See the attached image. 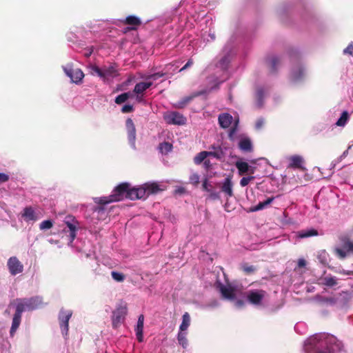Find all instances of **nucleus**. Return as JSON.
<instances>
[{
	"instance_id": "6",
	"label": "nucleus",
	"mask_w": 353,
	"mask_h": 353,
	"mask_svg": "<svg viewBox=\"0 0 353 353\" xmlns=\"http://www.w3.org/2000/svg\"><path fill=\"white\" fill-rule=\"evenodd\" d=\"M90 68L92 75H97L102 79L103 81L107 83L110 82L114 78L119 75L118 70L114 65H103L99 68L93 65H91Z\"/></svg>"
},
{
	"instance_id": "21",
	"label": "nucleus",
	"mask_w": 353,
	"mask_h": 353,
	"mask_svg": "<svg viewBox=\"0 0 353 353\" xmlns=\"http://www.w3.org/2000/svg\"><path fill=\"white\" fill-rule=\"evenodd\" d=\"M295 240H299L301 239L309 238L311 236H314L318 235V232L316 230L313 228L303 230L301 231L295 232L294 233Z\"/></svg>"
},
{
	"instance_id": "51",
	"label": "nucleus",
	"mask_w": 353,
	"mask_h": 353,
	"mask_svg": "<svg viewBox=\"0 0 353 353\" xmlns=\"http://www.w3.org/2000/svg\"><path fill=\"white\" fill-rule=\"evenodd\" d=\"M210 193V198L213 199V200H216V199H220V194L219 192H215V191H213L210 189V192H208Z\"/></svg>"
},
{
	"instance_id": "56",
	"label": "nucleus",
	"mask_w": 353,
	"mask_h": 353,
	"mask_svg": "<svg viewBox=\"0 0 353 353\" xmlns=\"http://www.w3.org/2000/svg\"><path fill=\"white\" fill-rule=\"evenodd\" d=\"M306 265V261L303 259H299L297 261V267L299 268H304Z\"/></svg>"
},
{
	"instance_id": "49",
	"label": "nucleus",
	"mask_w": 353,
	"mask_h": 353,
	"mask_svg": "<svg viewBox=\"0 0 353 353\" xmlns=\"http://www.w3.org/2000/svg\"><path fill=\"white\" fill-rule=\"evenodd\" d=\"M340 296L343 299L345 302H348L351 299V294L347 292H342L340 294Z\"/></svg>"
},
{
	"instance_id": "43",
	"label": "nucleus",
	"mask_w": 353,
	"mask_h": 353,
	"mask_svg": "<svg viewBox=\"0 0 353 353\" xmlns=\"http://www.w3.org/2000/svg\"><path fill=\"white\" fill-rule=\"evenodd\" d=\"M111 276L117 282H123L125 280V275L121 272L112 271L111 272Z\"/></svg>"
},
{
	"instance_id": "55",
	"label": "nucleus",
	"mask_w": 353,
	"mask_h": 353,
	"mask_svg": "<svg viewBox=\"0 0 353 353\" xmlns=\"http://www.w3.org/2000/svg\"><path fill=\"white\" fill-rule=\"evenodd\" d=\"M9 179V176L4 173L0 172V183H5Z\"/></svg>"
},
{
	"instance_id": "26",
	"label": "nucleus",
	"mask_w": 353,
	"mask_h": 353,
	"mask_svg": "<svg viewBox=\"0 0 353 353\" xmlns=\"http://www.w3.org/2000/svg\"><path fill=\"white\" fill-rule=\"evenodd\" d=\"M232 121V117L228 113H223L219 116V123L223 128H228Z\"/></svg>"
},
{
	"instance_id": "24",
	"label": "nucleus",
	"mask_w": 353,
	"mask_h": 353,
	"mask_svg": "<svg viewBox=\"0 0 353 353\" xmlns=\"http://www.w3.org/2000/svg\"><path fill=\"white\" fill-rule=\"evenodd\" d=\"M119 23H127L132 26H139L141 24V20L139 18L135 16H128L124 19H116L113 23L118 25Z\"/></svg>"
},
{
	"instance_id": "45",
	"label": "nucleus",
	"mask_w": 353,
	"mask_h": 353,
	"mask_svg": "<svg viewBox=\"0 0 353 353\" xmlns=\"http://www.w3.org/2000/svg\"><path fill=\"white\" fill-rule=\"evenodd\" d=\"M10 344L8 341H3V343H0V353H10L9 348Z\"/></svg>"
},
{
	"instance_id": "3",
	"label": "nucleus",
	"mask_w": 353,
	"mask_h": 353,
	"mask_svg": "<svg viewBox=\"0 0 353 353\" xmlns=\"http://www.w3.org/2000/svg\"><path fill=\"white\" fill-rule=\"evenodd\" d=\"M42 305L43 300L40 296L29 299H16L11 301L5 312L7 314H10L12 310H14L10 330V336L11 337L14 336L21 324L23 312L37 310Z\"/></svg>"
},
{
	"instance_id": "28",
	"label": "nucleus",
	"mask_w": 353,
	"mask_h": 353,
	"mask_svg": "<svg viewBox=\"0 0 353 353\" xmlns=\"http://www.w3.org/2000/svg\"><path fill=\"white\" fill-rule=\"evenodd\" d=\"M267 62L271 67L272 71L275 72L279 65L281 63V57L276 55H271L267 59Z\"/></svg>"
},
{
	"instance_id": "5",
	"label": "nucleus",
	"mask_w": 353,
	"mask_h": 353,
	"mask_svg": "<svg viewBox=\"0 0 353 353\" xmlns=\"http://www.w3.org/2000/svg\"><path fill=\"white\" fill-rule=\"evenodd\" d=\"M217 288L221 294L222 297L232 301L236 307L241 308L243 307L245 302L243 300L237 299L239 290L236 287L229 283L224 285L219 282L217 283Z\"/></svg>"
},
{
	"instance_id": "62",
	"label": "nucleus",
	"mask_w": 353,
	"mask_h": 353,
	"mask_svg": "<svg viewBox=\"0 0 353 353\" xmlns=\"http://www.w3.org/2000/svg\"><path fill=\"white\" fill-rule=\"evenodd\" d=\"M204 165L205 168H208L210 166V162L209 160L204 161Z\"/></svg>"
},
{
	"instance_id": "10",
	"label": "nucleus",
	"mask_w": 353,
	"mask_h": 353,
	"mask_svg": "<svg viewBox=\"0 0 353 353\" xmlns=\"http://www.w3.org/2000/svg\"><path fill=\"white\" fill-rule=\"evenodd\" d=\"M72 315L70 310L61 309L59 313V322L62 334L66 337L69 330V320Z\"/></svg>"
},
{
	"instance_id": "47",
	"label": "nucleus",
	"mask_w": 353,
	"mask_h": 353,
	"mask_svg": "<svg viewBox=\"0 0 353 353\" xmlns=\"http://www.w3.org/2000/svg\"><path fill=\"white\" fill-rule=\"evenodd\" d=\"M199 175L196 173H192L190 176V181L193 185H198L199 182Z\"/></svg>"
},
{
	"instance_id": "14",
	"label": "nucleus",
	"mask_w": 353,
	"mask_h": 353,
	"mask_svg": "<svg viewBox=\"0 0 353 353\" xmlns=\"http://www.w3.org/2000/svg\"><path fill=\"white\" fill-rule=\"evenodd\" d=\"M288 168L305 170V159L299 154H294L287 157Z\"/></svg>"
},
{
	"instance_id": "31",
	"label": "nucleus",
	"mask_w": 353,
	"mask_h": 353,
	"mask_svg": "<svg viewBox=\"0 0 353 353\" xmlns=\"http://www.w3.org/2000/svg\"><path fill=\"white\" fill-rule=\"evenodd\" d=\"M190 325V316L188 312H185L182 316V322L179 326V332H187Z\"/></svg>"
},
{
	"instance_id": "52",
	"label": "nucleus",
	"mask_w": 353,
	"mask_h": 353,
	"mask_svg": "<svg viewBox=\"0 0 353 353\" xmlns=\"http://www.w3.org/2000/svg\"><path fill=\"white\" fill-rule=\"evenodd\" d=\"M133 110V106L129 104L124 105L121 109V111L123 113H128L132 112Z\"/></svg>"
},
{
	"instance_id": "22",
	"label": "nucleus",
	"mask_w": 353,
	"mask_h": 353,
	"mask_svg": "<svg viewBox=\"0 0 353 353\" xmlns=\"http://www.w3.org/2000/svg\"><path fill=\"white\" fill-rule=\"evenodd\" d=\"M268 93V90L263 87L259 86L256 88L255 92L256 105L261 108L263 105V99Z\"/></svg>"
},
{
	"instance_id": "20",
	"label": "nucleus",
	"mask_w": 353,
	"mask_h": 353,
	"mask_svg": "<svg viewBox=\"0 0 353 353\" xmlns=\"http://www.w3.org/2000/svg\"><path fill=\"white\" fill-rule=\"evenodd\" d=\"M221 191L228 197L233 196V183L230 176H227L221 185Z\"/></svg>"
},
{
	"instance_id": "53",
	"label": "nucleus",
	"mask_w": 353,
	"mask_h": 353,
	"mask_svg": "<svg viewBox=\"0 0 353 353\" xmlns=\"http://www.w3.org/2000/svg\"><path fill=\"white\" fill-rule=\"evenodd\" d=\"M210 186V185L208 182V179H205V180L203 181V184H202L203 190L208 192H210V188H209Z\"/></svg>"
},
{
	"instance_id": "33",
	"label": "nucleus",
	"mask_w": 353,
	"mask_h": 353,
	"mask_svg": "<svg viewBox=\"0 0 353 353\" xmlns=\"http://www.w3.org/2000/svg\"><path fill=\"white\" fill-rule=\"evenodd\" d=\"M350 120V114L347 111H343L339 119L336 122V125L339 127H344Z\"/></svg>"
},
{
	"instance_id": "1",
	"label": "nucleus",
	"mask_w": 353,
	"mask_h": 353,
	"mask_svg": "<svg viewBox=\"0 0 353 353\" xmlns=\"http://www.w3.org/2000/svg\"><path fill=\"white\" fill-rule=\"evenodd\" d=\"M165 189V185L157 182H148L137 187H132L128 183H122L113 190L112 194L109 196L95 197L94 201L98 204H108L124 199H145L150 194H157Z\"/></svg>"
},
{
	"instance_id": "50",
	"label": "nucleus",
	"mask_w": 353,
	"mask_h": 353,
	"mask_svg": "<svg viewBox=\"0 0 353 353\" xmlns=\"http://www.w3.org/2000/svg\"><path fill=\"white\" fill-rule=\"evenodd\" d=\"M264 123H265L264 119L263 118H259L256 120V123H255L256 129L260 130L261 128H262V127L263 126Z\"/></svg>"
},
{
	"instance_id": "30",
	"label": "nucleus",
	"mask_w": 353,
	"mask_h": 353,
	"mask_svg": "<svg viewBox=\"0 0 353 353\" xmlns=\"http://www.w3.org/2000/svg\"><path fill=\"white\" fill-rule=\"evenodd\" d=\"M230 62V55L226 54L223 56L217 63L216 68L218 70H220L223 73L226 70L228 67V65Z\"/></svg>"
},
{
	"instance_id": "2",
	"label": "nucleus",
	"mask_w": 353,
	"mask_h": 353,
	"mask_svg": "<svg viewBox=\"0 0 353 353\" xmlns=\"http://www.w3.org/2000/svg\"><path fill=\"white\" fill-rule=\"evenodd\" d=\"M307 352L314 353H339L343 345L336 337L328 333H317L309 337L304 343Z\"/></svg>"
},
{
	"instance_id": "37",
	"label": "nucleus",
	"mask_w": 353,
	"mask_h": 353,
	"mask_svg": "<svg viewBox=\"0 0 353 353\" xmlns=\"http://www.w3.org/2000/svg\"><path fill=\"white\" fill-rule=\"evenodd\" d=\"M107 216L106 210L103 207H97L93 212V217L99 219H104Z\"/></svg>"
},
{
	"instance_id": "58",
	"label": "nucleus",
	"mask_w": 353,
	"mask_h": 353,
	"mask_svg": "<svg viewBox=\"0 0 353 353\" xmlns=\"http://www.w3.org/2000/svg\"><path fill=\"white\" fill-rule=\"evenodd\" d=\"M136 101L139 103L143 102V94H136Z\"/></svg>"
},
{
	"instance_id": "19",
	"label": "nucleus",
	"mask_w": 353,
	"mask_h": 353,
	"mask_svg": "<svg viewBox=\"0 0 353 353\" xmlns=\"http://www.w3.org/2000/svg\"><path fill=\"white\" fill-rule=\"evenodd\" d=\"M235 166L238 170V173L239 175H243L245 174H254V168L249 165V164L243 161L242 160H239L235 163Z\"/></svg>"
},
{
	"instance_id": "29",
	"label": "nucleus",
	"mask_w": 353,
	"mask_h": 353,
	"mask_svg": "<svg viewBox=\"0 0 353 353\" xmlns=\"http://www.w3.org/2000/svg\"><path fill=\"white\" fill-rule=\"evenodd\" d=\"M239 147L243 152H251L252 150V142L248 137H244L240 139L239 142Z\"/></svg>"
},
{
	"instance_id": "44",
	"label": "nucleus",
	"mask_w": 353,
	"mask_h": 353,
	"mask_svg": "<svg viewBox=\"0 0 353 353\" xmlns=\"http://www.w3.org/2000/svg\"><path fill=\"white\" fill-rule=\"evenodd\" d=\"M208 157H213L217 159H221L223 157V152L220 148L214 151H210L208 152Z\"/></svg>"
},
{
	"instance_id": "23",
	"label": "nucleus",
	"mask_w": 353,
	"mask_h": 353,
	"mask_svg": "<svg viewBox=\"0 0 353 353\" xmlns=\"http://www.w3.org/2000/svg\"><path fill=\"white\" fill-rule=\"evenodd\" d=\"M143 323H144V316L143 314L139 315L137 321V323L135 327V332L137 340L139 342L143 341Z\"/></svg>"
},
{
	"instance_id": "27",
	"label": "nucleus",
	"mask_w": 353,
	"mask_h": 353,
	"mask_svg": "<svg viewBox=\"0 0 353 353\" xmlns=\"http://www.w3.org/2000/svg\"><path fill=\"white\" fill-rule=\"evenodd\" d=\"M152 85V81H144L140 82L135 85L133 93L134 94H143L147 89Z\"/></svg>"
},
{
	"instance_id": "32",
	"label": "nucleus",
	"mask_w": 353,
	"mask_h": 353,
	"mask_svg": "<svg viewBox=\"0 0 353 353\" xmlns=\"http://www.w3.org/2000/svg\"><path fill=\"white\" fill-rule=\"evenodd\" d=\"M201 38L203 39V41L206 43L214 41L216 39L214 29L210 28L208 31L202 32Z\"/></svg>"
},
{
	"instance_id": "25",
	"label": "nucleus",
	"mask_w": 353,
	"mask_h": 353,
	"mask_svg": "<svg viewBox=\"0 0 353 353\" xmlns=\"http://www.w3.org/2000/svg\"><path fill=\"white\" fill-rule=\"evenodd\" d=\"M168 74L167 72H157L154 73H145L143 74L141 77L145 79V81H152V83L161 77L165 76Z\"/></svg>"
},
{
	"instance_id": "54",
	"label": "nucleus",
	"mask_w": 353,
	"mask_h": 353,
	"mask_svg": "<svg viewBox=\"0 0 353 353\" xmlns=\"http://www.w3.org/2000/svg\"><path fill=\"white\" fill-rule=\"evenodd\" d=\"M194 63V61L192 59H189L188 61V62L183 65V67H182L180 70H179V72H182L188 68H189L190 67H191Z\"/></svg>"
},
{
	"instance_id": "40",
	"label": "nucleus",
	"mask_w": 353,
	"mask_h": 353,
	"mask_svg": "<svg viewBox=\"0 0 353 353\" xmlns=\"http://www.w3.org/2000/svg\"><path fill=\"white\" fill-rule=\"evenodd\" d=\"M208 157V151H202L198 153L194 158L195 164L199 165Z\"/></svg>"
},
{
	"instance_id": "18",
	"label": "nucleus",
	"mask_w": 353,
	"mask_h": 353,
	"mask_svg": "<svg viewBox=\"0 0 353 353\" xmlns=\"http://www.w3.org/2000/svg\"><path fill=\"white\" fill-rule=\"evenodd\" d=\"M21 215L22 219L27 223H34L40 219L34 209L31 206L24 208Z\"/></svg>"
},
{
	"instance_id": "61",
	"label": "nucleus",
	"mask_w": 353,
	"mask_h": 353,
	"mask_svg": "<svg viewBox=\"0 0 353 353\" xmlns=\"http://www.w3.org/2000/svg\"><path fill=\"white\" fill-rule=\"evenodd\" d=\"M235 133H236V128H234L230 130V131L229 132V137H230V138L231 139H233V137L234 136Z\"/></svg>"
},
{
	"instance_id": "16",
	"label": "nucleus",
	"mask_w": 353,
	"mask_h": 353,
	"mask_svg": "<svg viewBox=\"0 0 353 353\" xmlns=\"http://www.w3.org/2000/svg\"><path fill=\"white\" fill-rule=\"evenodd\" d=\"M125 128L129 144L132 149H136V128L131 119L126 120Z\"/></svg>"
},
{
	"instance_id": "57",
	"label": "nucleus",
	"mask_w": 353,
	"mask_h": 353,
	"mask_svg": "<svg viewBox=\"0 0 353 353\" xmlns=\"http://www.w3.org/2000/svg\"><path fill=\"white\" fill-rule=\"evenodd\" d=\"M185 191V190L183 187L179 186L176 188L175 193L178 194H181L184 193Z\"/></svg>"
},
{
	"instance_id": "38",
	"label": "nucleus",
	"mask_w": 353,
	"mask_h": 353,
	"mask_svg": "<svg viewBox=\"0 0 353 353\" xmlns=\"http://www.w3.org/2000/svg\"><path fill=\"white\" fill-rule=\"evenodd\" d=\"M159 150L163 154H167L172 150V145L168 142H163L159 145Z\"/></svg>"
},
{
	"instance_id": "34",
	"label": "nucleus",
	"mask_w": 353,
	"mask_h": 353,
	"mask_svg": "<svg viewBox=\"0 0 353 353\" xmlns=\"http://www.w3.org/2000/svg\"><path fill=\"white\" fill-rule=\"evenodd\" d=\"M321 283L327 287H333L337 285V279L333 276H327L321 279Z\"/></svg>"
},
{
	"instance_id": "17",
	"label": "nucleus",
	"mask_w": 353,
	"mask_h": 353,
	"mask_svg": "<svg viewBox=\"0 0 353 353\" xmlns=\"http://www.w3.org/2000/svg\"><path fill=\"white\" fill-rule=\"evenodd\" d=\"M7 265L10 273L13 276L21 273L23 270V265L16 256L10 257Z\"/></svg>"
},
{
	"instance_id": "48",
	"label": "nucleus",
	"mask_w": 353,
	"mask_h": 353,
	"mask_svg": "<svg viewBox=\"0 0 353 353\" xmlns=\"http://www.w3.org/2000/svg\"><path fill=\"white\" fill-rule=\"evenodd\" d=\"M343 54L353 56V43H350L347 48L343 50Z\"/></svg>"
},
{
	"instance_id": "7",
	"label": "nucleus",
	"mask_w": 353,
	"mask_h": 353,
	"mask_svg": "<svg viewBox=\"0 0 353 353\" xmlns=\"http://www.w3.org/2000/svg\"><path fill=\"white\" fill-rule=\"evenodd\" d=\"M268 293L263 290H250L245 292L247 301L254 306L261 307L268 302Z\"/></svg>"
},
{
	"instance_id": "41",
	"label": "nucleus",
	"mask_w": 353,
	"mask_h": 353,
	"mask_svg": "<svg viewBox=\"0 0 353 353\" xmlns=\"http://www.w3.org/2000/svg\"><path fill=\"white\" fill-rule=\"evenodd\" d=\"M318 259L321 263L327 265L329 263V254L325 250H321L318 254Z\"/></svg>"
},
{
	"instance_id": "11",
	"label": "nucleus",
	"mask_w": 353,
	"mask_h": 353,
	"mask_svg": "<svg viewBox=\"0 0 353 353\" xmlns=\"http://www.w3.org/2000/svg\"><path fill=\"white\" fill-rule=\"evenodd\" d=\"M64 223L65 227L63 228V232L68 235L69 244H71L77 236L78 223L72 217H66Z\"/></svg>"
},
{
	"instance_id": "64",
	"label": "nucleus",
	"mask_w": 353,
	"mask_h": 353,
	"mask_svg": "<svg viewBox=\"0 0 353 353\" xmlns=\"http://www.w3.org/2000/svg\"><path fill=\"white\" fill-rule=\"evenodd\" d=\"M347 154V150L345 151L343 154V156H345Z\"/></svg>"
},
{
	"instance_id": "9",
	"label": "nucleus",
	"mask_w": 353,
	"mask_h": 353,
	"mask_svg": "<svg viewBox=\"0 0 353 353\" xmlns=\"http://www.w3.org/2000/svg\"><path fill=\"white\" fill-rule=\"evenodd\" d=\"M63 70L65 74L70 79L72 83L79 84L81 83L84 74L81 69L72 68L71 64L68 63L66 65L63 66Z\"/></svg>"
},
{
	"instance_id": "63",
	"label": "nucleus",
	"mask_w": 353,
	"mask_h": 353,
	"mask_svg": "<svg viewBox=\"0 0 353 353\" xmlns=\"http://www.w3.org/2000/svg\"><path fill=\"white\" fill-rule=\"evenodd\" d=\"M302 325H303V324H302V323H297V324L295 325V327H294L295 330L297 332V331H298L299 327H301V326H302Z\"/></svg>"
},
{
	"instance_id": "59",
	"label": "nucleus",
	"mask_w": 353,
	"mask_h": 353,
	"mask_svg": "<svg viewBox=\"0 0 353 353\" xmlns=\"http://www.w3.org/2000/svg\"><path fill=\"white\" fill-rule=\"evenodd\" d=\"M219 305V303L217 301H214L212 303H210V304H208L207 306L208 307H218Z\"/></svg>"
},
{
	"instance_id": "13",
	"label": "nucleus",
	"mask_w": 353,
	"mask_h": 353,
	"mask_svg": "<svg viewBox=\"0 0 353 353\" xmlns=\"http://www.w3.org/2000/svg\"><path fill=\"white\" fill-rule=\"evenodd\" d=\"M307 76V70L305 67L299 63L294 65L291 70L290 79L292 82L297 83L303 81Z\"/></svg>"
},
{
	"instance_id": "35",
	"label": "nucleus",
	"mask_w": 353,
	"mask_h": 353,
	"mask_svg": "<svg viewBox=\"0 0 353 353\" xmlns=\"http://www.w3.org/2000/svg\"><path fill=\"white\" fill-rule=\"evenodd\" d=\"M187 332H179L177 334V340L179 344L183 347V348H187L188 345V341L187 339Z\"/></svg>"
},
{
	"instance_id": "60",
	"label": "nucleus",
	"mask_w": 353,
	"mask_h": 353,
	"mask_svg": "<svg viewBox=\"0 0 353 353\" xmlns=\"http://www.w3.org/2000/svg\"><path fill=\"white\" fill-rule=\"evenodd\" d=\"M243 270L246 272H251L254 271V268L253 266H248V267H244Z\"/></svg>"
},
{
	"instance_id": "12",
	"label": "nucleus",
	"mask_w": 353,
	"mask_h": 353,
	"mask_svg": "<svg viewBox=\"0 0 353 353\" xmlns=\"http://www.w3.org/2000/svg\"><path fill=\"white\" fill-rule=\"evenodd\" d=\"M126 314L127 307L125 305H121L117 307L113 312L112 317V326L114 328L118 327L123 323Z\"/></svg>"
},
{
	"instance_id": "15",
	"label": "nucleus",
	"mask_w": 353,
	"mask_h": 353,
	"mask_svg": "<svg viewBox=\"0 0 353 353\" xmlns=\"http://www.w3.org/2000/svg\"><path fill=\"white\" fill-rule=\"evenodd\" d=\"M164 119L168 124L183 125L186 122V118L177 112H170L164 115Z\"/></svg>"
},
{
	"instance_id": "8",
	"label": "nucleus",
	"mask_w": 353,
	"mask_h": 353,
	"mask_svg": "<svg viewBox=\"0 0 353 353\" xmlns=\"http://www.w3.org/2000/svg\"><path fill=\"white\" fill-rule=\"evenodd\" d=\"M334 252L336 255L341 259H344L353 255V241L349 239H343L341 245L336 247Z\"/></svg>"
},
{
	"instance_id": "46",
	"label": "nucleus",
	"mask_w": 353,
	"mask_h": 353,
	"mask_svg": "<svg viewBox=\"0 0 353 353\" xmlns=\"http://www.w3.org/2000/svg\"><path fill=\"white\" fill-rule=\"evenodd\" d=\"M254 179V176H249L243 177L240 180V185L241 187H245L246 185H248L249 184V183L251 181H252Z\"/></svg>"
},
{
	"instance_id": "42",
	"label": "nucleus",
	"mask_w": 353,
	"mask_h": 353,
	"mask_svg": "<svg viewBox=\"0 0 353 353\" xmlns=\"http://www.w3.org/2000/svg\"><path fill=\"white\" fill-rule=\"evenodd\" d=\"M53 222L51 220H45L39 224V229L41 230H46L52 228Z\"/></svg>"
},
{
	"instance_id": "36",
	"label": "nucleus",
	"mask_w": 353,
	"mask_h": 353,
	"mask_svg": "<svg viewBox=\"0 0 353 353\" xmlns=\"http://www.w3.org/2000/svg\"><path fill=\"white\" fill-rule=\"evenodd\" d=\"M274 198L270 197L267 199L265 201L259 202L256 205L252 208V211L256 212L259 210H261L264 208H265L268 205H269L273 201Z\"/></svg>"
},
{
	"instance_id": "4",
	"label": "nucleus",
	"mask_w": 353,
	"mask_h": 353,
	"mask_svg": "<svg viewBox=\"0 0 353 353\" xmlns=\"http://www.w3.org/2000/svg\"><path fill=\"white\" fill-rule=\"evenodd\" d=\"M226 77L220 79L217 74H213L210 77H209L207 79V85L205 88L203 89L202 90L194 92L190 96L184 97L182 100L179 101L177 104H176V107L179 108H183L187 103H188L193 98L202 95V94H206L212 91L216 90L219 88V85L225 81Z\"/></svg>"
},
{
	"instance_id": "39",
	"label": "nucleus",
	"mask_w": 353,
	"mask_h": 353,
	"mask_svg": "<svg viewBox=\"0 0 353 353\" xmlns=\"http://www.w3.org/2000/svg\"><path fill=\"white\" fill-rule=\"evenodd\" d=\"M131 92H125L117 96L115 99V103L117 104H121L125 102L130 97L132 96Z\"/></svg>"
}]
</instances>
